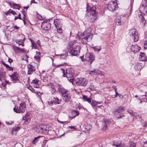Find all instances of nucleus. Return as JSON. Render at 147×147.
I'll list each match as a JSON object with an SVG mask.
<instances>
[{
  "label": "nucleus",
  "mask_w": 147,
  "mask_h": 147,
  "mask_svg": "<svg viewBox=\"0 0 147 147\" xmlns=\"http://www.w3.org/2000/svg\"><path fill=\"white\" fill-rule=\"evenodd\" d=\"M18 76L17 73H14L12 75L10 76L11 80L13 81L14 83L20 81V80L18 79Z\"/></svg>",
  "instance_id": "obj_14"
},
{
  "label": "nucleus",
  "mask_w": 147,
  "mask_h": 147,
  "mask_svg": "<svg viewBox=\"0 0 147 147\" xmlns=\"http://www.w3.org/2000/svg\"><path fill=\"white\" fill-rule=\"evenodd\" d=\"M121 16H118L117 17L115 20V24L117 26L120 25L121 24Z\"/></svg>",
  "instance_id": "obj_21"
},
{
  "label": "nucleus",
  "mask_w": 147,
  "mask_h": 147,
  "mask_svg": "<svg viewBox=\"0 0 147 147\" xmlns=\"http://www.w3.org/2000/svg\"><path fill=\"white\" fill-rule=\"evenodd\" d=\"M51 24L47 22L44 21L42 22V28L44 30H47L51 28Z\"/></svg>",
  "instance_id": "obj_13"
},
{
  "label": "nucleus",
  "mask_w": 147,
  "mask_h": 147,
  "mask_svg": "<svg viewBox=\"0 0 147 147\" xmlns=\"http://www.w3.org/2000/svg\"><path fill=\"white\" fill-rule=\"evenodd\" d=\"M132 116L134 117L136 119L140 121L142 120V116L141 115L138 114L137 113L134 112L132 114Z\"/></svg>",
  "instance_id": "obj_26"
},
{
  "label": "nucleus",
  "mask_w": 147,
  "mask_h": 147,
  "mask_svg": "<svg viewBox=\"0 0 147 147\" xmlns=\"http://www.w3.org/2000/svg\"><path fill=\"white\" fill-rule=\"evenodd\" d=\"M73 42H71L69 43L67 46L68 49L69 50L68 51L69 53L71 55L74 56H77L80 53L81 48L79 46H74Z\"/></svg>",
  "instance_id": "obj_5"
},
{
  "label": "nucleus",
  "mask_w": 147,
  "mask_h": 147,
  "mask_svg": "<svg viewBox=\"0 0 147 147\" xmlns=\"http://www.w3.org/2000/svg\"><path fill=\"white\" fill-rule=\"evenodd\" d=\"M91 126L90 124H87V125H85V128L86 129L87 131L91 129Z\"/></svg>",
  "instance_id": "obj_39"
},
{
  "label": "nucleus",
  "mask_w": 147,
  "mask_h": 147,
  "mask_svg": "<svg viewBox=\"0 0 147 147\" xmlns=\"http://www.w3.org/2000/svg\"><path fill=\"white\" fill-rule=\"evenodd\" d=\"M4 13H5V14L6 15H10V14H9V12H8V11H5Z\"/></svg>",
  "instance_id": "obj_61"
},
{
  "label": "nucleus",
  "mask_w": 147,
  "mask_h": 147,
  "mask_svg": "<svg viewBox=\"0 0 147 147\" xmlns=\"http://www.w3.org/2000/svg\"><path fill=\"white\" fill-rule=\"evenodd\" d=\"M90 75H96L97 73L95 69H94L93 70L90 71H89V73Z\"/></svg>",
  "instance_id": "obj_37"
},
{
  "label": "nucleus",
  "mask_w": 147,
  "mask_h": 147,
  "mask_svg": "<svg viewBox=\"0 0 147 147\" xmlns=\"http://www.w3.org/2000/svg\"><path fill=\"white\" fill-rule=\"evenodd\" d=\"M13 27L15 28V29L16 30H18L19 28L17 26H14Z\"/></svg>",
  "instance_id": "obj_62"
},
{
  "label": "nucleus",
  "mask_w": 147,
  "mask_h": 147,
  "mask_svg": "<svg viewBox=\"0 0 147 147\" xmlns=\"http://www.w3.org/2000/svg\"><path fill=\"white\" fill-rule=\"evenodd\" d=\"M13 48L14 51L16 53H25L26 52V51L24 49H20L15 46H13Z\"/></svg>",
  "instance_id": "obj_17"
},
{
  "label": "nucleus",
  "mask_w": 147,
  "mask_h": 147,
  "mask_svg": "<svg viewBox=\"0 0 147 147\" xmlns=\"http://www.w3.org/2000/svg\"><path fill=\"white\" fill-rule=\"evenodd\" d=\"M40 54V52H38V51H36V55H38V56H39V55Z\"/></svg>",
  "instance_id": "obj_64"
},
{
  "label": "nucleus",
  "mask_w": 147,
  "mask_h": 147,
  "mask_svg": "<svg viewBox=\"0 0 147 147\" xmlns=\"http://www.w3.org/2000/svg\"><path fill=\"white\" fill-rule=\"evenodd\" d=\"M29 113H28L27 114H26L24 116H23V119L24 120H25L26 119H27L29 116Z\"/></svg>",
  "instance_id": "obj_43"
},
{
  "label": "nucleus",
  "mask_w": 147,
  "mask_h": 147,
  "mask_svg": "<svg viewBox=\"0 0 147 147\" xmlns=\"http://www.w3.org/2000/svg\"><path fill=\"white\" fill-rule=\"evenodd\" d=\"M92 48L94 50L97 52L101 50V47L100 46L93 47H92Z\"/></svg>",
  "instance_id": "obj_33"
},
{
  "label": "nucleus",
  "mask_w": 147,
  "mask_h": 147,
  "mask_svg": "<svg viewBox=\"0 0 147 147\" xmlns=\"http://www.w3.org/2000/svg\"><path fill=\"white\" fill-rule=\"evenodd\" d=\"M76 107L77 109H80L81 108V107L80 106L76 104Z\"/></svg>",
  "instance_id": "obj_57"
},
{
  "label": "nucleus",
  "mask_w": 147,
  "mask_h": 147,
  "mask_svg": "<svg viewBox=\"0 0 147 147\" xmlns=\"http://www.w3.org/2000/svg\"><path fill=\"white\" fill-rule=\"evenodd\" d=\"M146 6L144 5H142L140 7V8L142 7L144 8V9L145 11L147 13V5H146Z\"/></svg>",
  "instance_id": "obj_47"
},
{
  "label": "nucleus",
  "mask_w": 147,
  "mask_h": 147,
  "mask_svg": "<svg viewBox=\"0 0 147 147\" xmlns=\"http://www.w3.org/2000/svg\"><path fill=\"white\" fill-rule=\"evenodd\" d=\"M13 129L17 132L18 130L20 129V128L19 127H16L13 128Z\"/></svg>",
  "instance_id": "obj_55"
},
{
  "label": "nucleus",
  "mask_w": 147,
  "mask_h": 147,
  "mask_svg": "<svg viewBox=\"0 0 147 147\" xmlns=\"http://www.w3.org/2000/svg\"><path fill=\"white\" fill-rule=\"evenodd\" d=\"M129 113L131 115H132V114L134 113L133 111L131 110H129L128 111Z\"/></svg>",
  "instance_id": "obj_58"
},
{
  "label": "nucleus",
  "mask_w": 147,
  "mask_h": 147,
  "mask_svg": "<svg viewBox=\"0 0 147 147\" xmlns=\"http://www.w3.org/2000/svg\"><path fill=\"white\" fill-rule=\"evenodd\" d=\"M17 19H19L20 20H22L21 18V14L20 13L17 17H15L14 18V20H16Z\"/></svg>",
  "instance_id": "obj_50"
},
{
  "label": "nucleus",
  "mask_w": 147,
  "mask_h": 147,
  "mask_svg": "<svg viewBox=\"0 0 147 147\" xmlns=\"http://www.w3.org/2000/svg\"><path fill=\"white\" fill-rule=\"evenodd\" d=\"M144 47L145 49H147V41H145L144 42Z\"/></svg>",
  "instance_id": "obj_49"
},
{
  "label": "nucleus",
  "mask_w": 147,
  "mask_h": 147,
  "mask_svg": "<svg viewBox=\"0 0 147 147\" xmlns=\"http://www.w3.org/2000/svg\"><path fill=\"white\" fill-rule=\"evenodd\" d=\"M113 113L115 117L117 118H120L123 116V113H120L116 110H115L114 111Z\"/></svg>",
  "instance_id": "obj_23"
},
{
  "label": "nucleus",
  "mask_w": 147,
  "mask_h": 147,
  "mask_svg": "<svg viewBox=\"0 0 147 147\" xmlns=\"http://www.w3.org/2000/svg\"><path fill=\"white\" fill-rule=\"evenodd\" d=\"M141 67L140 64H138L135 66L134 68L136 70L139 71L141 70Z\"/></svg>",
  "instance_id": "obj_34"
},
{
  "label": "nucleus",
  "mask_w": 147,
  "mask_h": 147,
  "mask_svg": "<svg viewBox=\"0 0 147 147\" xmlns=\"http://www.w3.org/2000/svg\"><path fill=\"white\" fill-rule=\"evenodd\" d=\"M30 121V119L29 117L26 119L24 122V124L27 125L28 124Z\"/></svg>",
  "instance_id": "obj_38"
},
{
  "label": "nucleus",
  "mask_w": 147,
  "mask_h": 147,
  "mask_svg": "<svg viewBox=\"0 0 147 147\" xmlns=\"http://www.w3.org/2000/svg\"><path fill=\"white\" fill-rule=\"evenodd\" d=\"M28 57H29L26 55H24L22 57V59L26 61L28 60L27 59Z\"/></svg>",
  "instance_id": "obj_41"
},
{
  "label": "nucleus",
  "mask_w": 147,
  "mask_h": 147,
  "mask_svg": "<svg viewBox=\"0 0 147 147\" xmlns=\"http://www.w3.org/2000/svg\"><path fill=\"white\" fill-rule=\"evenodd\" d=\"M105 126L103 127V129L106 130L107 127L110 125L111 122V121L109 119H105Z\"/></svg>",
  "instance_id": "obj_25"
},
{
  "label": "nucleus",
  "mask_w": 147,
  "mask_h": 147,
  "mask_svg": "<svg viewBox=\"0 0 147 147\" xmlns=\"http://www.w3.org/2000/svg\"><path fill=\"white\" fill-rule=\"evenodd\" d=\"M61 25L60 26H58L56 27V28H57L58 32L59 33H62V29L61 28Z\"/></svg>",
  "instance_id": "obj_40"
},
{
  "label": "nucleus",
  "mask_w": 147,
  "mask_h": 147,
  "mask_svg": "<svg viewBox=\"0 0 147 147\" xmlns=\"http://www.w3.org/2000/svg\"><path fill=\"white\" fill-rule=\"evenodd\" d=\"M36 44H37L39 46H40V42L39 41V40L36 42Z\"/></svg>",
  "instance_id": "obj_59"
},
{
  "label": "nucleus",
  "mask_w": 147,
  "mask_h": 147,
  "mask_svg": "<svg viewBox=\"0 0 147 147\" xmlns=\"http://www.w3.org/2000/svg\"><path fill=\"white\" fill-rule=\"evenodd\" d=\"M38 82V80L37 79H36L35 80H33L31 83L33 85L34 84H35L37 83V82Z\"/></svg>",
  "instance_id": "obj_44"
},
{
  "label": "nucleus",
  "mask_w": 147,
  "mask_h": 147,
  "mask_svg": "<svg viewBox=\"0 0 147 147\" xmlns=\"http://www.w3.org/2000/svg\"><path fill=\"white\" fill-rule=\"evenodd\" d=\"M35 130L37 132L47 135L48 133V129L47 128V125L42 124L36 126Z\"/></svg>",
  "instance_id": "obj_6"
},
{
  "label": "nucleus",
  "mask_w": 147,
  "mask_h": 147,
  "mask_svg": "<svg viewBox=\"0 0 147 147\" xmlns=\"http://www.w3.org/2000/svg\"><path fill=\"white\" fill-rule=\"evenodd\" d=\"M71 116H69V119L71 120L73 119L76 116L78 115L79 114V113L78 111L73 110L71 111Z\"/></svg>",
  "instance_id": "obj_19"
},
{
  "label": "nucleus",
  "mask_w": 147,
  "mask_h": 147,
  "mask_svg": "<svg viewBox=\"0 0 147 147\" xmlns=\"http://www.w3.org/2000/svg\"><path fill=\"white\" fill-rule=\"evenodd\" d=\"M83 99L84 101H87L88 103L91 105L92 102L91 98H88L87 96L84 95L83 97Z\"/></svg>",
  "instance_id": "obj_28"
},
{
  "label": "nucleus",
  "mask_w": 147,
  "mask_h": 147,
  "mask_svg": "<svg viewBox=\"0 0 147 147\" xmlns=\"http://www.w3.org/2000/svg\"><path fill=\"white\" fill-rule=\"evenodd\" d=\"M25 39V38L22 39H18L16 40V41L19 46L21 45L22 46H24V43Z\"/></svg>",
  "instance_id": "obj_22"
},
{
  "label": "nucleus",
  "mask_w": 147,
  "mask_h": 147,
  "mask_svg": "<svg viewBox=\"0 0 147 147\" xmlns=\"http://www.w3.org/2000/svg\"><path fill=\"white\" fill-rule=\"evenodd\" d=\"M75 83L77 86H85L87 85L88 81L84 78H77L75 80Z\"/></svg>",
  "instance_id": "obj_10"
},
{
  "label": "nucleus",
  "mask_w": 147,
  "mask_h": 147,
  "mask_svg": "<svg viewBox=\"0 0 147 147\" xmlns=\"http://www.w3.org/2000/svg\"><path fill=\"white\" fill-rule=\"evenodd\" d=\"M96 9V7L95 6L90 5L87 6V10L88 11L86 13V17L92 22H94L96 19L95 13Z\"/></svg>",
  "instance_id": "obj_2"
},
{
  "label": "nucleus",
  "mask_w": 147,
  "mask_h": 147,
  "mask_svg": "<svg viewBox=\"0 0 147 147\" xmlns=\"http://www.w3.org/2000/svg\"><path fill=\"white\" fill-rule=\"evenodd\" d=\"M34 58L36 59V61H39L40 59V57L39 56H38V55H36L34 56Z\"/></svg>",
  "instance_id": "obj_46"
},
{
  "label": "nucleus",
  "mask_w": 147,
  "mask_h": 147,
  "mask_svg": "<svg viewBox=\"0 0 147 147\" xmlns=\"http://www.w3.org/2000/svg\"><path fill=\"white\" fill-rule=\"evenodd\" d=\"M38 82V80L37 79H36L35 80H33L31 83L33 85L34 84H35L37 83V82Z\"/></svg>",
  "instance_id": "obj_45"
},
{
  "label": "nucleus",
  "mask_w": 147,
  "mask_h": 147,
  "mask_svg": "<svg viewBox=\"0 0 147 147\" xmlns=\"http://www.w3.org/2000/svg\"><path fill=\"white\" fill-rule=\"evenodd\" d=\"M61 69L63 74L62 76L64 77L66 76L68 78V80L73 85L74 83V71L73 69L70 68L66 69L65 74V70L61 68Z\"/></svg>",
  "instance_id": "obj_4"
},
{
  "label": "nucleus",
  "mask_w": 147,
  "mask_h": 147,
  "mask_svg": "<svg viewBox=\"0 0 147 147\" xmlns=\"http://www.w3.org/2000/svg\"><path fill=\"white\" fill-rule=\"evenodd\" d=\"M68 127L70 129H76V126H69Z\"/></svg>",
  "instance_id": "obj_51"
},
{
  "label": "nucleus",
  "mask_w": 147,
  "mask_h": 147,
  "mask_svg": "<svg viewBox=\"0 0 147 147\" xmlns=\"http://www.w3.org/2000/svg\"><path fill=\"white\" fill-rule=\"evenodd\" d=\"M12 129L13 130H12V134H13V135L16 134L17 133V132L15 130L13 129Z\"/></svg>",
  "instance_id": "obj_56"
},
{
  "label": "nucleus",
  "mask_w": 147,
  "mask_h": 147,
  "mask_svg": "<svg viewBox=\"0 0 147 147\" xmlns=\"http://www.w3.org/2000/svg\"><path fill=\"white\" fill-rule=\"evenodd\" d=\"M14 123V122H13L11 121H5V123L7 124V125H11L12 124Z\"/></svg>",
  "instance_id": "obj_48"
},
{
  "label": "nucleus",
  "mask_w": 147,
  "mask_h": 147,
  "mask_svg": "<svg viewBox=\"0 0 147 147\" xmlns=\"http://www.w3.org/2000/svg\"><path fill=\"white\" fill-rule=\"evenodd\" d=\"M57 87L59 93H61L63 100L65 102H68L71 99V95L67 90L65 89L61 85L57 84Z\"/></svg>",
  "instance_id": "obj_3"
},
{
  "label": "nucleus",
  "mask_w": 147,
  "mask_h": 147,
  "mask_svg": "<svg viewBox=\"0 0 147 147\" xmlns=\"http://www.w3.org/2000/svg\"><path fill=\"white\" fill-rule=\"evenodd\" d=\"M13 60L10 58H8V62L10 63H11L13 61Z\"/></svg>",
  "instance_id": "obj_60"
},
{
  "label": "nucleus",
  "mask_w": 147,
  "mask_h": 147,
  "mask_svg": "<svg viewBox=\"0 0 147 147\" xmlns=\"http://www.w3.org/2000/svg\"><path fill=\"white\" fill-rule=\"evenodd\" d=\"M137 100L140 101V103L143 101L146 102L147 101V96L146 95L141 96L140 98H138Z\"/></svg>",
  "instance_id": "obj_20"
},
{
  "label": "nucleus",
  "mask_w": 147,
  "mask_h": 147,
  "mask_svg": "<svg viewBox=\"0 0 147 147\" xmlns=\"http://www.w3.org/2000/svg\"><path fill=\"white\" fill-rule=\"evenodd\" d=\"M28 74L30 75L33 73L35 71V68L32 65L29 64L28 65Z\"/></svg>",
  "instance_id": "obj_15"
},
{
  "label": "nucleus",
  "mask_w": 147,
  "mask_h": 147,
  "mask_svg": "<svg viewBox=\"0 0 147 147\" xmlns=\"http://www.w3.org/2000/svg\"><path fill=\"white\" fill-rule=\"evenodd\" d=\"M50 86L51 92L52 94H53L56 91V89L54 88V86L53 83H50Z\"/></svg>",
  "instance_id": "obj_29"
},
{
  "label": "nucleus",
  "mask_w": 147,
  "mask_h": 147,
  "mask_svg": "<svg viewBox=\"0 0 147 147\" xmlns=\"http://www.w3.org/2000/svg\"><path fill=\"white\" fill-rule=\"evenodd\" d=\"M103 103L102 101H100V102L97 101H94L92 102L91 103V105L92 107L94 108V107L96 105L98 104H101Z\"/></svg>",
  "instance_id": "obj_27"
},
{
  "label": "nucleus",
  "mask_w": 147,
  "mask_h": 147,
  "mask_svg": "<svg viewBox=\"0 0 147 147\" xmlns=\"http://www.w3.org/2000/svg\"><path fill=\"white\" fill-rule=\"evenodd\" d=\"M94 55L93 53H87L86 54L85 60L88 61H90V63L95 60Z\"/></svg>",
  "instance_id": "obj_12"
},
{
  "label": "nucleus",
  "mask_w": 147,
  "mask_h": 147,
  "mask_svg": "<svg viewBox=\"0 0 147 147\" xmlns=\"http://www.w3.org/2000/svg\"><path fill=\"white\" fill-rule=\"evenodd\" d=\"M13 6L15 8L19 10L20 9V7L18 4H16L15 3H13Z\"/></svg>",
  "instance_id": "obj_36"
},
{
  "label": "nucleus",
  "mask_w": 147,
  "mask_h": 147,
  "mask_svg": "<svg viewBox=\"0 0 147 147\" xmlns=\"http://www.w3.org/2000/svg\"><path fill=\"white\" fill-rule=\"evenodd\" d=\"M121 98H123V96L120 94H119L118 95Z\"/></svg>",
  "instance_id": "obj_63"
},
{
  "label": "nucleus",
  "mask_w": 147,
  "mask_h": 147,
  "mask_svg": "<svg viewBox=\"0 0 147 147\" xmlns=\"http://www.w3.org/2000/svg\"><path fill=\"white\" fill-rule=\"evenodd\" d=\"M145 55L146 54L144 53H141L139 57L140 60L141 61H147V57Z\"/></svg>",
  "instance_id": "obj_18"
},
{
  "label": "nucleus",
  "mask_w": 147,
  "mask_h": 147,
  "mask_svg": "<svg viewBox=\"0 0 147 147\" xmlns=\"http://www.w3.org/2000/svg\"><path fill=\"white\" fill-rule=\"evenodd\" d=\"M41 137L40 136H38L35 137L33 140L32 141V144H35L36 143L38 142V139Z\"/></svg>",
  "instance_id": "obj_31"
},
{
  "label": "nucleus",
  "mask_w": 147,
  "mask_h": 147,
  "mask_svg": "<svg viewBox=\"0 0 147 147\" xmlns=\"http://www.w3.org/2000/svg\"><path fill=\"white\" fill-rule=\"evenodd\" d=\"M7 69L8 70L10 71H13V68L10 67L9 66Z\"/></svg>",
  "instance_id": "obj_54"
},
{
  "label": "nucleus",
  "mask_w": 147,
  "mask_h": 147,
  "mask_svg": "<svg viewBox=\"0 0 147 147\" xmlns=\"http://www.w3.org/2000/svg\"><path fill=\"white\" fill-rule=\"evenodd\" d=\"M141 48L138 46V45H132L131 48L132 51L136 53L138 52L140 49Z\"/></svg>",
  "instance_id": "obj_16"
},
{
  "label": "nucleus",
  "mask_w": 147,
  "mask_h": 147,
  "mask_svg": "<svg viewBox=\"0 0 147 147\" xmlns=\"http://www.w3.org/2000/svg\"><path fill=\"white\" fill-rule=\"evenodd\" d=\"M107 9L110 11L114 12L118 9L117 2L116 1H110L107 5Z\"/></svg>",
  "instance_id": "obj_8"
},
{
  "label": "nucleus",
  "mask_w": 147,
  "mask_h": 147,
  "mask_svg": "<svg viewBox=\"0 0 147 147\" xmlns=\"http://www.w3.org/2000/svg\"><path fill=\"white\" fill-rule=\"evenodd\" d=\"M59 23V20L57 19L55 20L54 21V24L56 27L61 25Z\"/></svg>",
  "instance_id": "obj_32"
},
{
  "label": "nucleus",
  "mask_w": 147,
  "mask_h": 147,
  "mask_svg": "<svg viewBox=\"0 0 147 147\" xmlns=\"http://www.w3.org/2000/svg\"><path fill=\"white\" fill-rule=\"evenodd\" d=\"M51 100L53 101L54 104L55 105L59 104L61 102V100H59L57 97H54L52 98Z\"/></svg>",
  "instance_id": "obj_24"
},
{
  "label": "nucleus",
  "mask_w": 147,
  "mask_h": 147,
  "mask_svg": "<svg viewBox=\"0 0 147 147\" xmlns=\"http://www.w3.org/2000/svg\"><path fill=\"white\" fill-rule=\"evenodd\" d=\"M139 18H140L141 19V20L142 22L144 20H145L144 19V17L140 15H140H139Z\"/></svg>",
  "instance_id": "obj_53"
},
{
  "label": "nucleus",
  "mask_w": 147,
  "mask_h": 147,
  "mask_svg": "<svg viewBox=\"0 0 147 147\" xmlns=\"http://www.w3.org/2000/svg\"><path fill=\"white\" fill-rule=\"evenodd\" d=\"M40 81L38 80V82L37 83L34 84L33 85L34 87L36 88H38L39 87V83H40Z\"/></svg>",
  "instance_id": "obj_42"
},
{
  "label": "nucleus",
  "mask_w": 147,
  "mask_h": 147,
  "mask_svg": "<svg viewBox=\"0 0 147 147\" xmlns=\"http://www.w3.org/2000/svg\"><path fill=\"white\" fill-rule=\"evenodd\" d=\"M125 108L124 107L120 106L116 110L118 111L121 113H123L122 112L124 111Z\"/></svg>",
  "instance_id": "obj_30"
},
{
  "label": "nucleus",
  "mask_w": 147,
  "mask_h": 147,
  "mask_svg": "<svg viewBox=\"0 0 147 147\" xmlns=\"http://www.w3.org/2000/svg\"><path fill=\"white\" fill-rule=\"evenodd\" d=\"M26 109V104L25 103L22 101L20 104V106L18 107L17 109H16L15 107L13 108V110L14 112L16 113H23L25 111Z\"/></svg>",
  "instance_id": "obj_11"
},
{
  "label": "nucleus",
  "mask_w": 147,
  "mask_h": 147,
  "mask_svg": "<svg viewBox=\"0 0 147 147\" xmlns=\"http://www.w3.org/2000/svg\"><path fill=\"white\" fill-rule=\"evenodd\" d=\"M113 145L116 147H135L136 146V143L132 142H131L125 146L123 143H122L121 142L117 143L114 141Z\"/></svg>",
  "instance_id": "obj_7"
},
{
  "label": "nucleus",
  "mask_w": 147,
  "mask_h": 147,
  "mask_svg": "<svg viewBox=\"0 0 147 147\" xmlns=\"http://www.w3.org/2000/svg\"><path fill=\"white\" fill-rule=\"evenodd\" d=\"M48 104L49 106H51L53 105L54 104L53 102V101H48Z\"/></svg>",
  "instance_id": "obj_52"
},
{
  "label": "nucleus",
  "mask_w": 147,
  "mask_h": 147,
  "mask_svg": "<svg viewBox=\"0 0 147 147\" xmlns=\"http://www.w3.org/2000/svg\"><path fill=\"white\" fill-rule=\"evenodd\" d=\"M129 34L134 38V42L137 41L139 39L138 33L136 29L133 28L129 30Z\"/></svg>",
  "instance_id": "obj_9"
},
{
  "label": "nucleus",
  "mask_w": 147,
  "mask_h": 147,
  "mask_svg": "<svg viewBox=\"0 0 147 147\" xmlns=\"http://www.w3.org/2000/svg\"><path fill=\"white\" fill-rule=\"evenodd\" d=\"M67 52H65L64 54H62L61 55V58L62 59H66V57L67 55Z\"/></svg>",
  "instance_id": "obj_35"
},
{
  "label": "nucleus",
  "mask_w": 147,
  "mask_h": 147,
  "mask_svg": "<svg viewBox=\"0 0 147 147\" xmlns=\"http://www.w3.org/2000/svg\"><path fill=\"white\" fill-rule=\"evenodd\" d=\"M92 29L89 27L83 33L78 32V36H79V39H82V42L83 44H86L88 42H90L92 40L93 34L91 32Z\"/></svg>",
  "instance_id": "obj_1"
}]
</instances>
